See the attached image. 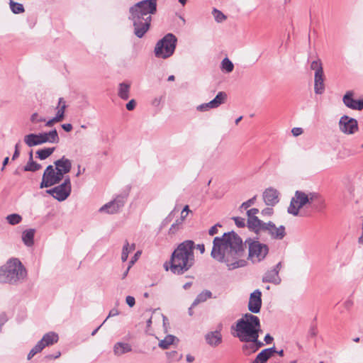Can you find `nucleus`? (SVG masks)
Returning <instances> with one entry per match:
<instances>
[{"label":"nucleus","mask_w":363,"mask_h":363,"mask_svg":"<svg viewBox=\"0 0 363 363\" xmlns=\"http://www.w3.org/2000/svg\"><path fill=\"white\" fill-rule=\"evenodd\" d=\"M245 253L242 240L233 231L213 239L211 257L220 262H225L229 270L246 266L247 262L242 259Z\"/></svg>","instance_id":"1"},{"label":"nucleus","mask_w":363,"mask_h":363,"mask_svg":"<svg viewBox=\"0 0 363 363\" xmlns=\"http://www.w3.org/2000/svg\"><path fill=\"white\" fill-rule=\"evenodd\" d=\"M157 0H143L129 9V19L133 21L134 34L142 38L148 31L152 14L157 11Z\"/></svg>","instance_id":"2"},{"label":"nucleus","mask_w":363,"mask_h":363,"mask_svg":"<svg viewBox=\"0 0 363 363\" xmlns=\"http://www.w3.org/2000/svg\"><path fill=\"white\" fill-rule=\"evenodd\" d=\"M194 248L192 240H186L178 245L170 259L169 269L172 273L182 274L194 264Z\"/></svg>","instance_id":"3"},{"label":"nucleus","mask_w":363,"mask_h":363,"mask_svg":"<svg viewBox=\"0 0 363 363\" xmlns=\"http://www.w3.org/2000/svg\"><path fill=\"white\" fill-rule=\"evenodd\" d=\"M236 337L241 342L247 341L248 338L256 340L261 331V325L259 318L251 313H245L242 318L236 323Z\"/></svg>","instance_id":"4"},{"label":"nucleus","mask_w":363,"mask_h":363,"mask_svg":"<svg viewBox=\"0 0 363 363\" xmlns=\"http://www.w3.org/2000/svg\"><path fill=\"white\" fill-rule=\"evenodd\" d=\"M27 277V271L23 264L16 258L7 261L0 267V282L18 284L23 282Z\"/></svg>","instance_id":"5"},{"label":"nucleus","mask_w":363,"mask_h":363,"mask_svg":"<svg viewBox=\"0 0 363 363\" xmlns=\"http://www.w3.org/2000/svg\"><path fill=\"white\" fill-rule=\"evenodd\" d=\"M317 202L318 206L320 208L325 207V201L320 195L316 192H305L302 191H296L294 196L292 197L289 206L288 207V213L294 216L299 215L301 208L306 206H311L313 203Z\"/></svg>","instance_id":"6"},{"label":"nucleus","mask_w":363,"mask_h":363,"mask_svg":"<svg viewBox=\"0 0 363 363\" xmlns=\"http://www.w3.org/2000/svg\"><path fill=\"white\" fill-rule=\"evenodd\" d=\"M177 39L172 33H168L160 40L155 48L154 52L157 57L166 59L173 55L176 48Z\"/></svg>","instance_id":"7"},{"label":"nucleus","mask_w":363,"mask_h":363,"mask_svg":"<svg viewBox=\"0 0 363 363\" xmlns=\"http://www.w3.org/2000/svg\"><path fill=\"white\" fill-rule=\"evenodd\" d=\"M248 245V260L257 264L265 259L269 253V247L257 240L249 238L245 241Z\"/></svg>","instance_id":"8"},{"label":"nucleus","mask_w":363,"mask_h":363,"mask_svg":"<svg viewBox=\"0 0 363 363\" xmlns=\"http://www.w3.org/2000/svg\"><path fill=\"white\" fill-rule=\"evenodd\" d=\"M72 191V185L69 177H66L63 182L52 189L46 190V193L51 195L59 201L66 200Z\"/></svg>","instance_id":"9"},{"label":"nucleus","mask_w":363,"mask_h":363,"mask_svg":"<svg viewBox=\"0 0 363 363\" xmlns=\"http://www.w3.org/2000/svg\"><path fill=\"white\" fill-rule=\"evenodd\" d=\"M64 178L53 165H48L43 174L40 188H48L59 184Z\"/></svg>","instance_id":"10"},{"label":"nucleus","mask_w":363,"mask_h":363,"mask_svg":"<svg viewBox=\"0 0 363 363\" xmlns=\"http://www.w3.org/2000/svg\"><path fill=\"white\" fill-rule=\"evenodd\" d=\"M128 194H121L117 195L113 200L108 202L102 206L99 211L101 213H106L108 214H114L118 213L124 206Z\"/></svg>","instance_id":"11"},{"label":"nucleus","mask_w":363,"mask_h":363,"mask_svg":"<svg viewBox=\"0 0 363 363\" xmlns=\"http://www.w3.org/2000/svg\"><path fill=\"white\" fill-rule=\"evenodd\" d=\"M340 130L347 135H352L358 130L357 121L347 115L342 116L339 121Z\"/></svg>","instance_id":"12"},{"label":"nucleus","mask_w":363,"mask_h":363,"mask_svg":"<svg viewBox=\"0 0 363 363\" xmlns=\"http://www.w3.org/2000/svg\"><path fill=\"white\" fill-rule=\"evenodd\" d=\"M281 267L282 263L279 262L273 269L267 270L262 277V282L272 283L275 285L279 284L281 281V279L279 273Z\"/></svg>","instance_id":"13"},{"label":"nucleus","mask_w":363,"mask_h":363,"mask_svg":"<svg viewBox=\"0 0 363 363\" xmlns=\"http://www.w3.org/2000/svg\"><path fill=\"white\" fill-rule=\"evenodd\" d=\"M263 232L267 233L271 238L274 240H282L286 235L285 227L284 225L277 227L271 221L266 223Z\"/></svg>","instance_id":"14"},{"label":"nucleus","mask_w":363,"mask_h":363,"mask_svg":"<svg viewBox=\"0 0 363 363\" xmlns=\"http://www.w3.org/2000/svg\"><path fill=\"white\" fill-rule=\"evenodd\" d=\"M354 93L348 91L343 96L342 101L349 108L361 111L363 109V99L356 100L353 99Z\"/></svg>","instance_id":"15"},{"label":"nucleus","mask_w":363,"mask_h":363,"mask_svg":"<svg viewBox=\"0 0 363 363\" xmlns=\"http://www.w3.org/2000/svg\"><path fill=\"white\" fill-rule=\"evenodd\" d=\"M262 293L259 289L254 291L250 296L248 303V309L253 313H257L260 311L262 306Z\"/></svg>","instance_id":"16"},{"label":"nucleus","mask_w":363,"mask_h":363,"mask_svg":"<svg viewBox=\"0 0 363 363\" xmlns=\"http://www.w3.org/2000/svg\"><path fill=\"white\" fill-rule=\"evenodd\" d=\"M55 168L60 173L64 178V175L69 173L72 169V162L70 160L66 158L65 156L60 159L55 161Z\"/></svg>","instance_id":"17"},{"label":"nucleus","mask_w":363,"mask_h":363,"mask_svg":"<svg viewBox=\"0 0 363 363\" xmlns=\"http://www.w3.org/2000/svg\"><path fill=\"white\" fill-rule=\"evenodd\" d=\"M263 199L267 206H274L279 202V192L273 188L267 189L263 193Z\"/></svg>","instance_id":"18"},{"label":"nucleus","mask_w":363,"mask_h":363,"mask_svg":"<svg viewBox=\"0 0 363 363\" xmlns=\"http://www.w3.org/2000/svg\"><path fill=\"white\" fill-rule=\"evenodd\" d=\"M275 352L277 350L274 347L264 349L257 355L252 363H266Z\"/></svg>","instance_id":"19"},{"label":"nucleus","mask_w":363,"mask_h":363,"mask_svg":"<svg viewBox=\"0 0 363 363\" xmlns=\"http://www.w3.org/2000/svg\"><path fill=\"white\" fill-rule=\"evenodd\" d=\"M267 223L259 220L257 216L248 218L247 226L250 229L255 231L257 234L259 232H263L264 227Z\"/></svg>","instance_id":"20"},{"label":"nucleus","mask_w":363,"mask_h":363,"mask_svg":"<svg viewBox=\"0 0 363 363\" xmlns=\"http://www.w3.org/2000/svg\"><path fill=\"white\" fill-rule=\"evenodd\" d=\"M205 339L206 342L212 347H216L222 342V335L218 330L208 333Z\"/></svg>","instance_id":"21"},{"label":"nucleus","mask_w":363,"mask_h":363,"mask_svg":"<svg viewBox=\"0 0 363 363\" xmlns=\"http://www.w3.org/2000/svg\"><path fill=\"white\" fill-rule=\"evenodd\" d=\"M325 90L324 74L315 73L314 76V91L316 94H322Z\"/></svg>","instance_id":"22"},{"label":"nucleus","mask_w":363,"mask_h":363,"mask_svg":"<svg viewBox=\"0 0 363 363\" xmlns=\"http://www.w3.org/2000/svg\"><path fill=\"white\" fill-rule=\"evenodd\" d=\"M132 350V347L126 342H117L113 347V353L116 356H121Z\"/></svg>","instance_id":"23"},{"label":"nucleus","mask_w":363,"mask_h":363,"mask_svg":"<svg viewBox=\"0 0 363 363\" xmlns=\"http://www.w3.org/2000/svg\"><path fill=\"white\" fill-rule=\"evenodd\" d=\"M58 335L54 332H49L45 334L43 338L40 340L44 347L52 345L58 341Z\"/></svg>","instance_id":"24"},{"label":"nucleus","mask_w":363,"mask_h":363,"mask_svg":"<svg viewBox=\"0 0 363 363\" xmlns=\"http://www.w3.org/2000/svg\"><path fill=\"white\" fill-rule=\"evenodd\" d=\"M130 84L122 82L118 84V96L123 100H128L130 96Z\"/></svg>","instance_id":"25"},{"label":"nucleus","mask_w":363,"mask_h":363,"mask_svg":"<svg viewBox=\"0 0 363 363\" xmlns=\"http://www.w3.org/2000/svg\"><path fill=\"white\" fill-rule=\"evenodd\" d=\"M35 232V230L32 228L26 230L23 232L22 240L26 246L30 247L33 245Z\"/></svg>","instance_id":"26"},{"label":"nucleus","mask_w":363,"mask_h":363,"mask_svg":"<svg viewBox=\"0 0 363 363\" xmlns=\"http://www.w3.org/2000/svg\"><path fill=\"white\" fill-rule=\"evenodd\" d=\"M41 165L33 160V152L30 151L29 153V159L26 165L23 167V170L26 172H36L41 168Z\"/></svg>","instance_id":"27"},{"label":"nucleus","mask_w":363,"mask_h":363,"mask_svg":"<svg viewBox=\"0 0 363 363\" xmlns=\"http://www.w3.org/2000/svg\"><path fill=\"white\" fill-rule=\"evenodd\" d=\"M135 249V244L133 243L132 245H130L127 240L125 241L124 245L122 249V253H121V260L123 262H124L127 260L129 253L134 251Z\"/></svg>","instance_id":"28"},{"label":"nucleus","mask_w":363,"mask_h":363,"mask_svg":"<svg viewBox=\"0 0 363 363\" xmlns=\"http://www.w3.org/2000/svg\"><path fill=\"white\" fill-rule=\"evenodd\" d=\"M212 293L208 290H204L201 292L192 303V307H195L199 303L206 301L207 299L211 298Z\"/></svg>","instance_id":"29"},{"label":"nucleus","mask_w":363,"mask_h":363,"mask_svg":"<svg viewBox=\"0 0 363 363\" xmlns=\"http://www.w3.org/2000/svg\"><path fill=\"white\" fill-rule=\"evenodd\" d=\"M227 94L224 91H220L216 96V97L211 100V102L215 108L219 107L220 105L223 104L227 100Z\"/></svg>","instance_id":"30"},{"label":"nucleus","mask_w":363,"mask_h":363,"mask_svg":"<svg viewBox=\"0 0 363 363\" xmlns=\"http://www.w3.org/2000/svg\"><path fill=\"white\" fill-rule=\"evenodd\" d=\"M24 142L28 147L40 145L38 134L30 133L24 137Z\"/></svg>","instance_id":"31"},{"label":"nucleus","mask_w":363,"mask_h":363,"mask_svg":"<svg viewBox=\"0 0 363 363\" xmlns=\"http://www.w3.org/2000/svg\"><path fill=\"white\" fill-rule=\"evenodd\" d=\"M177 339V337L172 335H167L163 340H160L159 342V347L163 350L168 349L169 347L174 344V341Z\"/></svg>","instance_id":"32"},{"label":"nucleus","mask_w":363,"mask_h":363,"mask_svg":"<svg viewBox=\"0 0 363 363\" xmlns=\"http://www.w3.org/2000/svg\"><path fill=\"white\" fill-rule=\"evenodd\" d=\"M220 69L223 72L230 73L233 72L234 65L228 57H225L221 61Z\"/></svg>","instance_id":"33"},{"label":"nucleus","mask_w":363,"mask_h":363,"mask_svg":"<svg viewBox=\"0 0 363 363\" xmlns=\"http://www.w3.org/2000/svg\"><path fill=\"white\" fill-rule=\"evenodd\" d=\"M55 147H48L39 150L36 152L38 157L40 160H45L49 157L55 151Z\"/></svg>","instance_id":"34"},{"label":"nucleus","mask_w":363,"mask_h":363,"mask_svg":"<svg viewBox=\"0 0 363 363\" xmlns=\"http://www.w3.org/2000/svg\"><path fill=\"white\" fill-rule=\"evenodd\" d=\"M256 347L253 342H248L242 346V350L245 355H250L257 351Z\"/></svg>","instance_id":"35"},{"label":"nucleus","mask_w":363,"mask_h":363,"mask_svg":"<svg viewBox=\"0 0 363 363\" xmlns=\"http://www.w3.org/2000/svg\"><path fill=\"white\" fill-rule=\"evenodd\" d=\"M9 5L11 10L13 13L18 14L24 12V7L21 4L10 0Z\"/></svg>","instance_id":"36"},{"label":"nucleus","mask_w":363,"mask_h":363,"mask_svg":"<svg viewBox=\"0 0 363 363\" xmlns=\"http://www.w3.org/2000/svg\"><path fill=\"white\" fill-rule=\"evenodd\" d=\"M6 220L10 225H14L18 224L21 222L22 217L19 214L12 213V214L8 215L6 217Z\"/></svg>","instance_id":"37"},{"label":"nucleus","mask_w":363,"mask_h":363,"mask_svg":"<svg viewBox=\"0 0 363 363\" xmlns=\"http://www.w3.org/2000/svg\"><path fill=\"white\" fill-rule=\"evenodd\" d=\"M45 348L40 341L38 342V343L31 349L30 352L28 354V359H30L34 355L40 352Z\"/></svg>","instance_id":"38"},{"label":"nucleus","mask_w":363,"mask_h":363,"mask_svg":"<svg viewBox=\"0 0 363 363\" xmlns=\"http://www.w3.org/2000/svg\"><path fill=\"white\" fill-rule=\"evenodd\" d=\"M48 143H59L60 138L58 136V133L55 129L46 133Z\"/></svg>","instance_id":"39"},{"label":"nucleus","mask_w":363,"mask_h":363,"mask_svg":"<svg viewBox=\"0 0 363 363\" xmlns=\"http://www.w3.org/2000/svg\"><path fill=\"white\" fill-rule=\"evenodd\" d=\"M311 69L315 71V73L322 74L323 72V66L320 60H314L311 64Z\"/></svg>","instance_id":"40"},{"label":"nucleus","mask_w":363,"mask_h":363,"mask_svg":"<svg viewBox=\"0 0 363 363\" xmlns=\"http://www.w3.org/2000/svg\"><path fill=\"white\" fill-rule=\"evenodd\" d=\"M213 108H214L211 101H210L208 103H204V104H200L196 107V110L198 111H201V112L208 111L210 109H213Z\"/></svg>","instance_id":"41"},{"label":"nucleus","mask_w":363,"mask_h":363,"mask_svg":"<svg viewBox=\"0 0 363 363\" xmlns=\"http://www.w3.org/2000/svg\"><path fill=\"white\" fill-rule=\"evenodd\" d=\"M213 15L214 16L215 20L218 23H220V22L223 21L224 20H225V18H226V16L220 11H219L216 9H214L213 10Z\"/></svg>","instance_id":"42"},{"label":"nucleus","mask_w":363,"mask_h":363,"mask_svg":"<svg viewBox=\"0 0 363 363\" xmlns=\"http://www.w3.org/2000/svg\"><path fill=\"white\" fill-rule=\"evenodd\" d=\"M255 200H256V196H255L252 199L247 200V201L243 202L241 204V206H240V210H242V209L245 210V209L248 208L249 207H250L251 206H252L255 203Z\"/></svg>","instance_id":"43"},{"label":"nucleus","mask_w":363,"mask_h":363,"mask_svg":"<svg viewBox=\"0 0 363 363\" xmlns=\"http://www.w3.org/2000/svg\"><path fill=\"white\" fill-rule=\"evenodd\" d=\"M258 338L259 337H257L256 340H254L253 338H248L247 341H244L243 342H253V343H255V347H257V350H258L260 347L264 346V343L259 341Z\"/></svg>","instance_id":"44"},{"label":"nucleus","mask_w":363,"mask_h":363,"mask_svg":"<svg viewBox=\"0 0 363 363\" xmlns=\"http://www.w3.org/2000/svg\"><path fill=\"white\" fill-rule=\"evenodd\" d=\"M166 354H167V357L172 360H174V359L179 360L182 357V354L178 357V353L177 351L169 352H167Z\"/></svg>","instance_id":"45"},{"label":"nucleus","mask_w":363,"mask_h":363,"mask_svg":"<svg viewBox=\"0 0 363 363\" xmlns=\"http://www.w3.org/2000/svg\"><path fill=\"white\" fill-rule=\"evenodd\" d=\"M182 221H179L178 220L176 221V223H173L169 230V233L170 234H174L179 229V224L182 223Z\"/></svg>","instance_id":"46"},{"label":"nucleus","mask_w":363,"mask_h":363,"mask_svg":"<svg viewBox=\"0 0 363 363\" xmlns=\"http://www.w3.org/2000/svg\"><path fill=\"white\" fill-rule=\"evenodd\" d=\"M238 227L242 228L245 225V220L240 217H235L233 218Z\"/></svg>","instance_id":"47"},{"label":"nucleus","mask_w":363,"mask_h":363,"mask_svg":"<svg viewBox=\"0 0 363 363\" xmlns=\"http://www.w3.org/2000/svg\"><path fill=\"white\" fill-rule=\"evenodd\" d=\"M38 138H39L40 145L43 143H48L46 133H42L38 134Z\"/></svg>","instance_id":"48"},{"label":"nucleus","mask_w":363,"mask_h":363,"mask_svg":"<svg viewBox=\"0 0 363 363\" xmlns=\"http://www.w3.org/2000/svg\"><path fill=\"white\" fill-rule=\"evenodd\" d=\"M259 213L258 208H251L247 211V215L248 216V218H252L253 216H256V214Z\"/></svg>","instance_id":"49"},{"label":"nucleus","mask_w":363,"mask_h":363,"mask_svg":"<svg viewBox=\"0 0 363 363\" xmlns=\"http://www.w3.org/2000/svg\"><path fill=\"white\" fill-rule=\"evenodd\" d=\"M125 302L130 307H133L135 306V300L133 296H128L125 298Z\"/></svg>","instance_id":"50"},{"label":"nucleus","mask_w":363,"mask_h":363,"mask_svg":"<svg viewBox=\"0 0 363 363\" xmlns=\"http://www.w3.org/2000/svg\"><path fill=\"white\" fill-rule=\"evenodd\" d=\"M189 206H185L181 213V221H183L185 218L187 216L188 213L189 212Z\"/></svg>","instance_id":"51"},{"label":"nucleus","mask_w":363,"mask_h":363,"mask_svg":"<svg viewBox=\"0 0 363 363\" xmlns=\"http://www.w3.org/2000/svg\"><path fill=\"white\" fill-rule=\"evenodd\" d=\"M218 227H221V225L219 223H217L215 225L212 226L208 230V234L210 235H214L215 234H216L218 233Z\"/></svg>","instance_id":"52"},{"label":"nucleus","mask_w":363,"mask_h":363,"mask_svg":"<svg viewBox=\"0 0 363 363\" xmlns=\"http://www.w3.org/2000/svg\"><path fill=\"white\" fill-rule=\"evenodd\" d=\"M140 255H141V252L140 251L136 252L135 254L134 255V256L131 258V260L130 261L129 265H130L132 267L134 264V263L138 259V258L140 257Z\"/></svg>","instance_id":"53"},{"label":"nucleus","mask_w":363,"mask_h":363,"mask_svg":"<svg viewBox=\"0 0 363 363\" xmlns=\"http://www.w3.org/2000/svg\"><path fill=\"white\" fill-rule=\"evenodd\" d=\"M118 314H119V311H118V310L117 308H112L109 311L108 317L106 318V319L104 322L105 323L108 318L116 316Z\"/></svg>","instance_id":"54"},{"label":"nucleus","mask_w":363,"mask_h":363,"mask_svg":"<svg viewBox=\"0 0 363 363\" xmlns=\"http://www.w3.org/2000/svg\"><path fill=\"white\" fill-rule=\"evenodd\" d=\"M136 105V102L134 99H131L127 104H126V108L128 111H132L135 108Z\"/></svg>","instance_id":"55"},{"label":"nucleus","mask_w":363,"mask_h":363,"mask_svg":"<svg viewBox=\"0 0 363 363\" xmlns=\"http://www.w3.org/2000/svg\"><path fill=\"white\" fill-rule=\"evenodd\" d=\"M291 133L294 136H298L302 134L303 129L301 128H294L291 130Z\"/></svg>","instance_id":"56"},{"label":"nucleus","mask_w":363,"mask_h":363,"mask_svg":"<svg viewBox=\"0 0 363 363\" xmlns=\"http://www.w3.org/2000/svg\"><path fill=\"white\" fill-rule=\"evenodd\" d=\"M273 213V208L271 207L265 208L262 211V214L263 216H271Z\"/></svg>","instance_id":"57"},{"label":"nucleus","mask_w":363,"mask_h":363,"mask_svg":"<svg viewBox=\"0 0 363 363\" xmlns=\"http://www.w3.org/2000/svg\"><path fill=\"white\" fill-rule=\"evenodd\" d=\"M64 117H65V113H62L59 111H57L56 116H55L56 121H57L58 122L62 121V119L64 118Z\"/></svg>","instance_id":"58"},{"label":"nucleus","mask_w":363,"mask_h":363,"mask_svg":"<svg viewBox=\"0 0 363 363\" xmlns=\"http://www.w3.org/2000/svg\"><path fill=\"white\" fill-rule=\"evenodd\" d=\"M62 128L66 132H70L72 130V125L70 123H65L62 125Z\"/></svg>","instance_id":"59"},{"label":"nucleus","mask_w":363,"mask_h":363,"mask_svg":"<svg viewBox=\"0 0 363 363\" xmlns=\"http://www.w3.org/2000/svg\"><path fill=\"white\" fill-rule=\"evenodd\" d=\"M58 121H56L55 118H52V119L49 120L48 121H47L45 125L47 127H51L55 123H57Z\"/></svg>","instance_id":"60"},{"label":"nucleus","mask_w":363,"mask_h":363,"mask_svg":"<svg viewBox=\"0 0 363 363\" xmlns=\"http://www.w3.org/2000/svg\"><path fill=\"white\" fill-rule=\"evenodd\" d=\"M273 340V337L269 334H267L264 337V341L267 344L271 343Z\"/></svg>","instance_id":"61"},{"label":"nucleus","mask_w":363,"mask_h":363,"mask_svg":"<svg viewBox=\"0 0 363 363\" xmlns=\"http://www.w3.org/2000/svg\"><path fill=\"white\" fill-rule=\"evenodd\" d=\"M61 355V352L60 351L57 352L56 354H55V355H48L46 357L48 358V359H57L58 357H60Z\"/></svg>","instance_id":"62"},{"label":"nucleus","mask_w":363,"mask_h":363,"mask_svg":"<svg viewBox=\"0 0 363 363\" xmlns=\"http://www.w3.org/2000/svg\"><path fill=\"white\" fill-rule=\"evenodd\" d=\"M196 248L200 251L201 254H203L205 251V246L203 244L197 245Z\"/></svg>","instance_id":"63"},{"label":"nucleus","mask_w":363,"mask_h":363,"mask_svg":"<svg viewBox=\"0 0 363 363\" xmlns=\"http://www.w3.org/2000/svg\"><path fill=\"white\" fill-rule=\"evenodd\" d=\"M66 108L67 105H62L61 106H57L56 108L57 109V111L65 113Z\"/></svg>","instance_id":"64"}]
</instances>
